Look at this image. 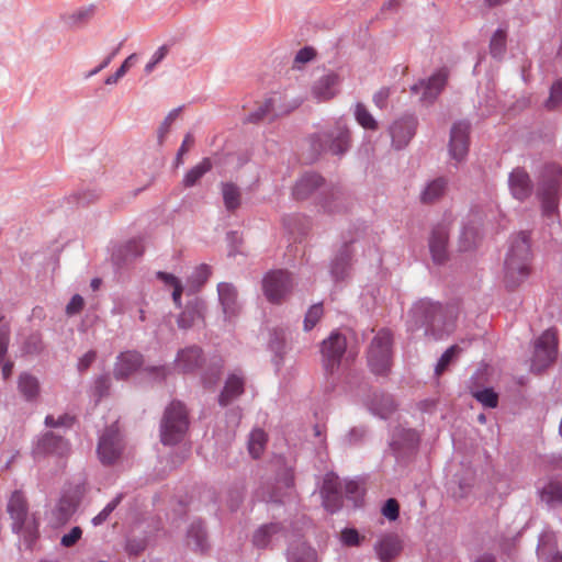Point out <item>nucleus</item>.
Instances as JSON below:
<instances>
[{"label": "nucleus", "instance_id": "obj_58", "mask_svg": "<svg viewBox=\"0 0 562 562\" xmlns=\"http://www.w3.org/2000/svg\"><path fill=\"white\" fill-rule=\"evenodd\" d=\"M10 330L7 326L0 327V363H2L8 350Z\"/></svg>", "mask_w": 562, "mask_h": 562}, {"label": "nucleus", "instance_id": "obj_20", "mask_svg": "<svg viewBox=\"0 0 562 562\" xmlns=\"http://www.w3.org/2000/svg\"><path fill=\"white\" fill-rule=\"evenodd\" d=\"M374 550L381 562H387L400 554L402 543L397 535L387 533L378 540Z\"/></svg>", "mask_w": 562, "mask_h": 562}, {"label": "nucleus", "instance_id": "obj_60", "mask_svg": "<svg viewBox=\"0 0 562 562\" xmlns=\"http://www.w3.org/2000/svg\"><path fill=\"white\" fill-rule=\"evenodd\" d=\"M109 387H110V380H109V378L108 376H100L99 379H97L95 384H94L95 395L99 398L102 397L103 395L106 394Z\"/></svg>", "mask_w": 562, "mask_h": 562}, {"label": "nucleus", "instance_id": "obj_19", "mask_svg": "<svg viewBox=\"0 0 562 562\" xmlns=\"http://www.w3.org/2000/svg\"><path fill=\"white\" fill-rule=\"evenodd\" d=\"M339 82L337 74H326L314 83L312 93L318 101H328L337 94Z\"/></svg>", "mask_w": 562, "mask_h": 562}, {"label": "nucleus", "instance_id": "obj_63", "mask_svg": "<svg viewBox=\"0 0 562 562\" xmlns=\"http://www.w3.org/2000/svg\"><path fill=\"white\" fill-rule=\"evenodd\" d=\"M76 505L71 499L68 498H61L58 504V510L64 513L65 516L70 515L75 512Z\"/></svg>", "mask_w": 562, "mask_h": 562}, {"label": "nucleus", "instance_id": "obj_28", "mask_svg": "<svg viewBox=\"0 0 562 562\" xmlns=\"http://www.w3.org/2000/svg\"><path fill=\"white\" fill-rule=\"evenodd\" d=\"M447 181L443 178H438L430 181L420 194V201L425 204H430L439 200L446 192Z\"/></svg>", "mask_w": 562, "mask_h": 562}, {"label": "nucleus", "instance_id": "obj_21", "mask_svg": "<svg viewBox=\"0 0 562 562\" xmlns=\"http://www.w3.org/2000/svg\"><path fill=\"white\" fill-rule=\"evenodd\" d=\"M204 311L205 304L201 300L195 299L189 302L183 312L178 317V326L187 329L199 322H203Z\"/></svg>", "mask_w": 562, "mask_h": 562}, {"label": "nucleus", "instance_id": "obj_10", "mask_svg": "<svg viewBox=\"0 0 562 562\" xmlns=\"http://www.w3.org/2000/svg\"><path fill=\"white\" fill-rule=\"evenodd\" d=\"M448 79V71L440 69L434 74L427 81L419 80L417 83L411 87L413 94H418L419 100L423 103L430 104L440 94L445 88Z\"/></svg>", "mask_w": 562, "mask_h": 562}, {"label": "nucleus", "instance_id": "obj_44", "mask_svg": "<svg viewBox=\"0 0 562 562\" xmlns=\"http://www.w3.org/2000/svg\"><path fill=\"white\" fill-rule=\"evenodd\" d=\"M562 102V79L555 81L550 90V95L546 102L548 109H554Z\"/></svg>", "mask_w": 562, "mask_h": 562}, {"label": "nucleus", "instance_id": "obj_45", "mask_svg": "<svg viewBox=\"0 0 562 562\" xmlns=\"http://www.w3.org/2000/svg\"><path fill=\"white\" fill-rule=\"evenodd\" d=\"M121 502V495L111 501L95 517L92 519V524L94 526L101 525L104 522L110 514L116 508V506Z\"/></svg>", "mask_w": 562, "mask_h": 562}, {"label": "nucleus", "instance_id": "obj_40", "mask_svg": "<svg viewBox=\"0 0 562 562\" xmlns=\"http://www.w3.org/2000/svg\"><path fill=\"white\" fill-rule=\"evenodd\" d=\"M323 497V505L329 513H335L340 509L342 505L341 492H321Z\"/></svg>", "mask_w": 562, "mask_h": 562}, {"label": "nucleus", "instance_id": "obj_36", "mask_svg": "<svg viewBox=\"0 0 562 562\" xmlns=\"http://www.w3.org/2000/svg\"><path fill=\"white\" fill-rule=\"evenodd\" d=\"M462 352V348L458 345H452L449 347L443 355L440 357L435 372L437 375L442 374L447 368L450 366V363L458 358V356Z\"/></svg>", "mask_w": 562, "mask_h": 562}, {"label": "nucleus", "instance_id": "obj_54", "mask_svg": "<svg viewBox=\"0 0 562 562\" xmlns=\"http://www.w3.org/2000/svg\"><path fill=\"white\" fill-rule=\"evenodd\" d=\"M390 95H391L390 89L386 87H383V88L379 89L373 94V103L375 104L376 108H379L381 110L385 109L387 105Z\"/></svg>", "mask_w": 562, "mask_h": 562}, {"label": "nucleus", "instance_id": "obj_12", "mask_svg": "<svg viewBox=\"0 0 562 562\" xmlns=\"http://www.w3.org/2000/svg\"><path fill=\"white\" fill-rule=\"evenodd\" d=\"M470 124L458 122L453 124L450 132L449 154L457 162L462 161L469 151Z\"/></svg>", "mask_w": 562, "mask_h": 562}, {"label": "nucleus", "instance_id": "obj_38", "mask_svg": "<svg viewBox=\"0 0 562 562\" xmlns=\"http://www.w3.org/2000/svg\"><path fill=\"white\" fill-rule=\"evenodd\" d=\"M506 49V32L502 29L497 30L490 42L491 55L495 58L502 57Z\"/></svg>", "mask_w": 562, "mask_h": 562}, {"label": "nucleus", "instance_id": "obj_43", "mask_svg": "<svg viewBox=\"0 0 562 562\" xmlns=\"http://www.w3.org/2000/svg\"><path fill=\"white\" fill-rule=\"evenodd\" d=\"M324 310L322 304H314L307 311L304 318V329L311 330L323 316Z\"/></svg>", "mask_w": 562, "mask_h": 562}, {"label": "nucleus", "instance_id": "obj_52", "mask_svg": "<svg viewBox=\"0 0 562 562\" xmlns=\"http://www.w3.org/2000/svg\"><path fill=\"white\" fill-rule=\"evenodd\" d=\"M168 54L166 45L160 46L153 55L151 60L145 66L147 74L151 72L157 64H159Z\"/></svg>", "mask_w": 562, "mask_h": 562}, {"label": "nucleus", "instance_id": "obj_33", "mask_svg": "<svg viewBox=\"0 0 562 562\" xmlns=\"http://www.w3.org/2000/svg\"><path fill=\"white\" fill-rule=\"evenodd\" d=\"M267 435L261 429H255L251 431L248 442V450L252 458H259L266 447Z\"/></svg>", "mask_w": 562, "mask_h": 562}, {"label": "nucleus", "instance_id": "obj_41", "mask_svg": "<svg viewBox=\"0 0 562 562\" xmlns=\"http://www.w3.org/2000/svg\"><path fill=\"white\" fill-rule=\"evenodd\" d=\"M542 498L547 503H562V484L549 483L542 491Z\"/></svg>", "mask_w": 562, "mask_h": 562}, {"label": "nucleus", "instance_id": "obj_14", "mask_svg": "<svg viewBox=\"0 0 562 562\" xmlns=\"http://www.w3.org/2000/svg\"><path fill=\"white\" fill-rule=\"evenodd\" d=\"M416 119L412 115L395 121L390 127L393 145L401 149L405 147L415 134Z\"/></svg>", "mask_w": 562, "mask_h": 562}, {"label": "nucleus", "instance_id": "obj_7", "mask_svg": "<svg viewBox=\"0 0 562 562\" xmlns=\"http://www.w3.org/2000/svg\"><path fill=\"white\" fill-rule=\"evenodd\" d=\"M558 338L554 329H547L535 342L531 369L541 372L552 364L558 353Z\"/></svg>", "mask_w": 562, "mask_h": 562}, {"label": "nucleus", "instance_id": "obj_26", "mask_svg": "<svg viewBox=\"0 0 562 562\" xmlns=\"http://www.w3.org/2000/svg\"><path fill=\"white\" fill-rule=\"evenodd\" d=\"M244 378L237 374L228 376L224 390L222 391L218 402L222 406H227L233 400L244 392Z\"/></svg>", "mask_w": 562, "mask_h": 562}, {"label": "nucleus", "instance_id": "obj_30", "mask_svg": "<svg viewBox=\"0 0 562 562\" xmlns=\"http://www.w3.org/2000/svg\"><path fill=\"white\" fill-rule=\"evenodd\" d=\"M281 531L278 524L263 525L256 530L252 537V542L258 548H266L272 536Z\"/></svg>", "mask_w": 562, "mask_h": 562}, {"label": "nucleus", "instance_id": "obj_2", "mask_svg": "<svg viewBox=\"0 0 562 562\" xmlns=\"http://www.w3.org/2000/svg\"><path fill=\"white\" fill-rule=\"evenodd\" d=\"M411 313L416 321H422L423 325L426 326L425 333H430L436 339H440L454 330L459 314L456 305L442 306L429 300L418 301Z\"/></svg>", "mask_w": 562, "mask_h": 562}, {"label": "nucleus", "instance_id": "obj_62", "mask_svg": "<svg viewBox=\"0 0 562 562\" xmlns=\"http://www.w3.org/2000/svg\"><path fill=\"white\" fill-rule=\"evenodd\" d=\"M41 349H42V341H41V338L37 336H32L25 345V351L29 353L38 352Z\"/></svg>", "mask_w": 562, "mask_h": 562}, {"label": "nucleus", "instance_id": "obj_18", "mask_svg": "<svg viewBox=\"0 0 562 562\" xmlns=\"http://www.w3.org/2000/svg\"><path fill=\"white\" fill-rule=\"evenodd\" d=\"M508 184L513 196L519 201L526 200L532 192L529 175L521 168H516L510 172Z\"/></svg>", "mask_w": 562, "mask_h": 562}, {"label": "nucleus", "instance_id": "obj_31", "mask_svg": "<svg viewBox=\"0 0 562 562\" xmlns=\"http://www.w3.org/2000/svg\"><path fill=\"white\" fill-rule=\"evenodd\" d=\"M222 194L224 205L228 211H235L240 205V191L234 183H223Z\"/></svg>", "mask_w": 562, "mask_h": 562}, {"label": "nucleus", "instance_id": "obj_1", "mask_svg": "<svg viewBox=\"0 0 562 562\" xmlns=\"http://www.w3.org/2000/svg\"><path fill=\"white\" fill-rule=\"evenodd\" d=\"M530 235L519 232L512 237L504 262V283L507 289L518 288L530 274Z\"/></svg>", "mask_w": 562, "mask_h": 562}, {"label": "nucleus", "instance_id": "obj_17", "mask_svg": "<svg viewBox=\"0 0 562 562\" xmlns=\"http://www.w3.org/2000/svg\"><path fill=\"white\" fill-rule=\"evenodd\" d=\"M218 300L226 318L236 316L240 311L236 288L227 282L217 285Z\"/></svg>", "mask_w": 562, "mask_h": 562}, {"label": "nucleus", "instance_id": "obj_42", "mask_svg": "<svg viewBox=\"0 0 562 562\" xmlns=\"http://www.w3.org/2000/svg\"><path fill=\"white\" fill-rule=\"evenodd\" d=\"M472 395L485 407L495 408L498 404V395L492 389L476 391Z\"/></svg>", "mask_w": 562, "mask_h": 562}, {"label": "nucleus", "instance_id": "obj_13", "mask_svg": "<svg viewBox=\"0 0 562 562\" xmlns=\"http://www.w3.org/2000/svg\"><path fill=\"white\" fill-rule=\"evenodd\" d=\"M122 446L116 428L111 427L101 436L98 445V454L102 463H113L121 453Z\"/></svg>", "mask_w": 562, "mask_h": 562}, {"label": "nucleus", "instance_id": "obj_48", "mask_svg": "<svg viewBox=\"0 0 562 562\" xmlns=\"http://www.w3.org/2000/svg\"><path fill=\"white\" fill-rule=\"evenodd\" d=\"M349 261L348 249L346 248L341 257L337 259L331 267V273L336 279H342L346 270V266Z\"/></svg>", "mask_w": 562, "mask_h": 562}, {"label": "nucleus", "instance_id": "obj_64", "mask_svg": "<svg viewBox=\"0 0 562 562\" xmlns=\"http://www.w3.org/2000/svg\"><path fill=\"white\" fill-rule=\"evenodd\" d=\"M193 144H194V137L191 133H188L184 136V139L178 150V156H183L186 153H188L190 150V148L193 146Z\"/></svg>", "mask_w": 562, "mask_h": 562}, {"label": "nucleus", "instance_id": "obj_39", "mask_svg": "<svg viewBox=\"0 0 562 562\" xmlns=\"http://www.w3.org/2000/svg\"><path fill=\"white\" fill-rule=\"evenodd\" d=\"M372 411L382 418L389 417L395 411V404L392 397L382 396L381 401L372 403Z\"/></svg>", "mask_w": 562, "mask_h": 562}, {"label": "nucleus", "instance_id": "obj_61", "mask_svg": "<svg viewBox=\"0 0 562 562\" xmlns=\"http://www.w3.org/2000/svg\"><path fill=\"white\" fill-rule=\"evenodd\" d=\"M315 57V52L313 48L304 47L300 49L295 56V63L305 64L311 61Z\"/></svg>", "mask_w": 562, "mask_h": 562}, {"label": "nucleus", "instance_id": "obj_5", "mask_svg": "<svg viewBox=\"0 0 562 562\" xmlns=\"http://www.w3.org/2000/svg\"><path fill=\"white\" fill-rule=\"evenodd\" d=\"M391 346L392 334L386 330H380L371 341L368 351V362L375 374H384L391 367Z\"/></svg>", "mask_w": 562, "mask_h": 562}, {"label": "nucleus", "instance_id": "obj_47", "mask_svg": "<svg viewBox=\"0 0 562 562\" xmlns=\"http://www.w3.org/2000/svg\"><path fill=\"white\" fill-rule=\"evenodd\" d=\"M272 109V101L271 100H266L262 104H260L258 106V109L250 113L247 117V121L248 122H251V123H257V122H260L261 120H263L267 114L271 111Z\"/></svg>", "mask_w": 562, "mask_h": 562}, {"label": "nucleus", "instance_id": "obj_9", "mask_svg": "<svg viewBox=\"0 0 562 562\" xmlns=\"http://www.w3.org/2000/svg\"><path fill=\"white\" fill-rule=\"evenodd\" d=\"M548 179H543L538 190V195L542 202L543 213L551 215L558 209V192L562 171L557 166L548 168Z\"/></svg>", "mask_w": 562, "mask_h": 562}, {"label": "nucleus", "instance_id": "obj_59", "mask_svg": "<svg viewBox=\"0 0 562 562\" xmlns=\"http://www.w3.org/2000/svg\"><path fill=\"white\" fill-rule=\"evenodd\" d=\"M97 358V352L94 350H90L86 352L78 361L77 368L80 372H85L89 369V367L94 362Z\"/></svg>", "mask_w": 562, "mask_h": 562}, {"label": "nucleus", "instance_id": "obj_56", "mask_svg": "<svg viewBox=\"0 0 562 562\" xmlns=\"http://www.w3.org/2000/svg\"><path fill=\"white\" fill-rule=\"evenodd\" d=\"M477 233L473 229L465 228L461 236L462 249L468 250L475 245Z\"/></svg>", "mask_w": 562, "mask_h": 562}, {"label": "nucleus", "instance_id": "obj_46", "mask_svg": "<svg viewBox=\"0 0 562 562\" xmlns=\"http://www.w3.org/2000/svg\"><path fill=\"white\" fill-rule=\"evenodd\" d=\"M211 276V269L207 265H201L199 266L193 274L191 276L190 280L192 283H194L195 286L200 288L203 285L209 277Z\"/></svg>", "mask_w": 562, "mask_h": 562}, {"label": "nucleus", "instance_id": "obj_49", "mask_svg": "<svg viewBox=\"0 0 562 562\" xmlns=\"http://www.w3.org/2000/svg\"><path fill=\"white\" fill-rule=\"evenodd\" d=\"M321 492H341L340 482L337 475L328 473L324 477Z\"/></svg>", "mask_w": 562, "mask_h": 562}, {"label": "nucleus", "instance_id": "obj_6", "mask_svg": "<svg viewBox=\"0 0 562 562\" xmlns=\"http://www.w3.org/2000/svg\"><path fill=\"white\" fill-rule=\"evenodd\" d=\"M292 276L282 269L271 270L262 278V291L272 304L282 303L293 289Z\"/></svg>", "mask_w": 562, "mask_h": 562}, {"label": "nucleus", "instance_id": "obj_11", "mask_svg": "<svg viewBox=\"0 0 562 562\" xmlns=\"http://www.w3.org/2000/svg\"><path fill=\"white\" fill-rule=\"evenodd\" d=\"M347 341L345 336L333 333L322 344L323 363L328 372H333L340 364L342 355L346 351Z\"/></svg>", "mask_w": 562, "mask_h": 562}, {"label": "nucleus", "instance_id": "obj_25", "mask_svg": "<svg viewBox=\"0 0 562 562\" xmlns=\"http://www.w3.org/2000/svg\"><path fill=\"white\" fill-rule=\"evenodd\" d=\"M323 178L317 173H306L302 176L293 189V194L297 200L307 199L317 188L323 184Z\"/></svg>", "mask_w": 562, "mask_h": 562}, {"label": "nucleus", "instance_id": "obj_8", "mask_svg": "<svg viewBox=\"0 0 562 562\" xmlns=\"http://www.w3.org/2000/svg\"><path fill=\"white\" fill-rule=\"evenodd\" d=\"M318 147L322 151L344 154L350 146V131L341 121L317 134Z\"/></svg>", "mask_w": 562, "mask_h": 562}, {"label": "nucleus", "instance_id": "obj_24", "mask_svg": "<svg viewBox=\"0 0 562 562\" xmlns=\"http://www.w3.org/2000/svg\"><path fill=\"white\" fill-rule=\"evenodd\" d=\"M202 361V350L196 346L188 347L178 352L176 366L182 372H190L198 368Z\"/></svg>", "mask_w": 562, "mask_h": 562}, {"label": "nucleus", "instance_id": "obj_34", "mask_svg": "<svg viewBox=\"0 0 562 562\" xmlns=\"http://www.w3.org/2000/svg\"><path fill=\"white\" fill-rule=\"evenodd\" d=\"M205 531L201 522L191 525L188 531V544L194 550L203 551L205 549Z\"/></svg>", "mask_w": 562, "mask_h": 562}, {"label": "nucleus", "instance_id": "obj_35", "mask_svg": "<svg viewBox=\"0 0 562 562\" xmlns=\"http://www.w3.org/2000/svg\"><path fill=\"white\" fill-rule=\"evenodd\" d=\"M355 117L359 125H361L363 128L371 131L378 130V122L363 103L359 102L356 104Z\"/></svg>", "mask_w": 562, "mask_h": 562}, {"label": "nucleus", "instance_id": "obj_37", "mask_svg": "<svg viewBox=\"0 0 562 562\" xmlns=\"http://www.w3.org/2000/svg\"><path fill=\"white\" fill-rule=\"evenodd\" d=\"M19 389L27 398H33L37 395L40 386L34 376L24 373L20 375Z\"/></svg>", "mask_w": 562, "mask_h": 562}, {"label": "nucleus", "instance_id": "obj_16", "mask_svg": "<svg viewBox=\"0 0 562 562\" xmlns=\"http://www.w3.org/2000/svg\"><path fill=\"white\" fill-rule=\"evenodd\" d=\"M448 237L449 232L446 225H438L431 232L429 249L436 263H442L448 259Z\"/></svg>", "mask_w": 562, "mask_h": 562}, {"label": "nucleus", "instance_id": "obj_53", "mask_svg": "<svg viewBox=\"0 0 562 562\" xmlns=\"http://www.w3.org/2000/svg\"><path fill=\"white\" fill-rule=\"evenodd\" d=\"M74 423V418L68 415H61L58 418H55L53 415H48L45 418V424L48 427H59L66 426L69 427Z\"/></svg>", "mask_w": 562, "mask_h": 562}, {"label": "nucleus", "instance_id": "obj_29", "mask_svg": "<svg viewBox=\"0 0 562 562\" xmlns=\"http://www.w3.org/2000/svg\"><path fill=\"white\" fill-rule=\"evenodd\" d=\"M212 169L210 158H204L196 166L192 167L183 177L182 184L186 188L195 186L199 180Z\"/></svg>", "mask_w": 562, "mask_h": 562}, {"label": "nucleus", "instance_id": "obj_57", "mask_svg": "<svg viewBox=\"0 0 562 562\" xmlns=\"http://www.w3.org/2000/svg\"><path fill=\"white\" fill-rule=\"evenodd\" d=\"M341 541L346 546H358L360 543V536L356 529H345L341 532Z\"/></svg>", "mask_w": 562, "mask_h": 562}, {"label": "nucleus", "instance_id": "obj_27", "mask_svg": "<svg viewBox=\"0 0 562 562\" xmlns=\"http://www.w3.org/2000/svg\"><path fill=\"white\" fill-rule=\"evenodd\" d=\"M289 562H317L316 552L303 541L292 543L288 550Z\"/></svg>", "mask_w": 562, "mask_h": 562}, {"label": "nucleus", "instance_id": "obj_50", "mask_svg": "<svg viewBox=\"0 0 562 562\" xmlns=\"http://www.w3.org/2000/svg\"><path fill=\"white\" fill-rule=\"evenodd\" d=\"M382 514L390 520H395L400 514V506L396 499L390 498L382 508Z\"/></svg>", "mask_w": 562, "mask_h": 562}, {"label": "nucleus", "instance_id": "obj_55", "mask_svg": "<svg viewBox=\"0 0 562 562\" xmlns=\"http://www.w3.org/2000/svg\"><path fill=\"white\" fill-rule=\"evenodd\" d=\"M85 306V300L81 295L75 294L70 302L66 306V313L68 315H75L82 311Z\"/></svg>", "mask_w": 562, "mask_h": 562}, {"label": "nucleus", "instance_id": "obj_32", "mask_svg": "<svg viewBox=\"0 0 562 562\" xmlns=\"http://www.w3.org/2000/svg\"><path fill=\"white\" fill-rule=\"evenodd\" d=\"M157 278L162 281L166 285L171 286L172 290V300L177 307H181V296L183 292V286L181 281L173 274L167 272H157Z\"/></svg>", "mask_w": 562, "mask_h": 562}, {"label": "nucleus", "instance_id": "obj_51", "mask_svg": "<svg viewBox=\"0 0 562 562\" xmlns=\"http://www.w3.org/2000/svg\"><path fill=\"white\" fill-rule=\"evenodd\" d=\"M82 530L80 527H74L68 533L61 537L60 543L66 548H70L77 543V541L81 538Z\"/></svg>", "mask_w": 562, "mask_h": 562}, {"label": "nucleus", "instance_id": "obj_15", "mask_svg": "<svg viewBox=\"0 0 562 562\" xmlns=\"http://www.w3.org/2000/svg\"><path fill=\"white\" fill-rule=\"evenodd\" d=\"M69 452V445L59 436H55L53 432H46L43 435L35 448L34 454L36 457L53 454L57 457H64Z\"/></svg>", "mask_w": 562, "mask_h": 562}, {"label": "nucleus", "instance_id": "obj_22", "mask_svg": "<svg viewBox=\"0 0 562 562\" xmlns=\"http://www.w3.org/2000/svg\"><path fill=\"white\" fill-rule=\"evenodd\" d=\"M142 364V356L135 351H127L120 355L114 368V375L117 379L127 378Z\"/></svg>", "mask_w": 562, "mask_h": 562}, {"label": "nucleus", "instance_id": "obj_4", "mask_svg": "<svg viewBox=\"0 0 562 562\" xmlns=\"http://www.w3.org/2000/svg\"><path fill=\"white\" fill-rule=\"evenodd\" d=\"M8 513L13 520V531L22 533L25 541L31 544L37 537V525L27 518V505L20 491L12 493L8 502Z\"/></svg>", "mask_w": 562, "mask_h": 562}, {"label": "nucleus", "instance_id": "obj_3", "mask_svg": "<svg viewBox=\"0 0 562 562\" xmlns=\"http://www.w3.org/2000/svg\"><path fill=\"white\" fill-rule=\"evenodd\" d=\"M189 427L188 412L181 402L173 401L166 408L160 424V440L164 445H176L184 437Z\"/></svg>", "mask_w": 562, "mask_h": 562}, {"label": "nucleus", "instance_id": "obj_23", "mask_svg": "<svg viewBox=\"0 0 562 562\" xmlns=\"http://www.w3.org/2000/svg\"><path fill=\"white\" fill-rule=\"evenodd\" d=\"M417 442L418 434L415 430L398 427L393 431L391 447L394 451L402 452L414 449Z\"/></svg>", "mask_w": 562, "mask_h": 562}]
</instances>
